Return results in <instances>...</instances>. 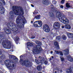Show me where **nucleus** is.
<instances>
[{
    "label": "nucleus",
    "instance_id": "nucleus-1",
    "mask_svg": "<svg viewBox=\"0 0 73 73\" xmlns=\"http://www.w3.org/2000/svg\"><path fill=\"white\" fill-rule=\"evenodd\" d=\"M13 11H11L9 13L10 15V19L11 20L13 19V15H17V17L16 18V23L17 25L14 23L11 24H7V26L9 29L14 32H16L19 30V28L21 29H24V25L27 23V20L24 16H22L23 18L22 19L21 15H24V11L22 7L19 6H13L12 7Z\"/></svg>",
    "mask_w": 73,
    "mask_h": 73
},
{
    "label": "nucleus",
    "instance_id": "nucleus-2",
    "mask_svg": "<svg viewBox=\"0 0 73 73\" xmlns=\"http://www.w3.org/2000/svg\"><path fill=\"white\" fill-rule=\"evenodd\" d=\"M36 43L38 45H36L35 47L33 48V52L34 54H37L41 53V51L42 50V48L40 46L42 45L41 42L38 40L36 41Z\"/></svg>",
    "mask_w": 73,
    "mask_h": 73
},
{
    "label": "nucleus",
    "instance_id": "nucleus-3",
    "mask_svg": "<svg viewBox=\"0 0 73 73\" xmlns=\"http://www.w3.org/2000/svg\"><path fill=\"white\" fill-rule=\"evenodd\" d=\"M56 17L57 18H58L59 21H60L61 22H63L64 24H66L69 23V20L67 18L65 17L62 16V14L61 13V12L59 11H56Z\"/></svg>",
    "mask_w": 73,
    "mask_h": 73
},
{
    "label": "nucleus",
    "instance_id": "nucleus-4",
    "mask_svg": "<svg viewBox=\"0 0 73 73\" xmlns=\"http://www.w3.org/2000/svg\"><path fill=\"white\" fill-rule=\"evenodd\" d=\"M20 62L22 66H25L27 68H29L32 66L31 62L28 59H25L24 60L20 59Z\"/></svg>",
    "mask_w": 73,
    "mask_h": 73
},
{
    "label": "nucleus",
    "instance_id": "nucleus-5",
    "mask_svg": "<svg viewBox=\"0 0 73 73\" xmlns=\"http://www.w3.org/2000/svg\"><path fill=\"white\" fill-rule=\"evenodd\" d=\"M2 37L1 35L0 34V44H1L2 43V45L4 48H6L7 47L10 45V42L6 40H4L5 39L4 38H2Z\"/></svg>",
    "mask_w": 73,
    "mask_h": 73
},
{
    "label": "nucleus",
    "instance_id": "nucleus-6",
    "mask_svg": "<svg viewBox=\"0 0 73 73\" xmlns=\"http://www.w3.org/2000/svg\"><path fill=\"white\" fill-rule=\"evenodd\" d=\"M35 61L38 65L37 67V69L39 71H41L42 69V67H41L42 65V63H44V58H41L40 60H38L37 59H35Z\"/></svg>",
    "mask_w": 73,
    "mask_h": 73
},
{
    "label": "nucleus",
    "instance_id": "nucleus-7",
    "mask_svg": "<svg viewBox=\"0 0 73 73\" xmlns=\"http://www.w3.org/2000/svg\"><path fill=\"white\" fill-rule=\"evenodd\" d=\"M11 62L10 60H7L5 61V64L6 66L8 68H9V69L10 70H11L12 68L14 67V64H12V65L10 64Z\"/></svg>",
    "mask_w": 73,
    "mask_h": 73
},
{
    "label": "nucleus",
    "instance_id": "nucleus-8",
    "mask_svg": "<svg viewBox=\"0 0 73 73\" xmlns=\"http://www.w3.org/2000/svg\"><path fill=\"white\" fill-rule=\"evenodd\" d=\"M42 21H38L35 22L33 23V25L35 27L40 28L42 27Z\"/></svg>",
    "mask_w": 73,
    "mask_h": 73
},
{
    "label": "nucleus",
    "instance_id": "nucleus-9",
    "mask_svg": "<svg viewBox=\"0 0 73 73\" xmlns=\"http://www.w3.org/2000/svg\"><path fill=\"white\" fill-rule=\"evenodd\" d=\"M43 28L44 31L46 33H48L50 31V29L48 25L46 24H45L43 26Z\"/></svg>",
    "mask_w": 73,
    "mask_h": 73
},
{
    "label": "nucleus",
    "instance_id": "nucleus-10",
    "mask_svg": "<svg viewBox=\"0 0 73 73\" xmlns=\"http://www.w3.org/2000/svg\"><path fill=\"white\" fill-rule=\"evenodd\" d=\"M53 27L55 30H58L60 28V24L58 22H55L53 24Z\"/></svg>",
    "mask_w": 73,
    "mask_h": 73
},
{
    "label": "nucleus",
    "instance_id": "nucleus-11",
    "mask_svg": "<svg viewBox=\"0 0 73 73\" xmlns=\"http://www.w3.org/2000/svg\"><path fill=\"white\" fill-rule=\"evenodd\" d=\"M5 12V10H4V7L0 5V14H4Z\"/></svg>",
    "mask_w": 73,
    "mask_h": 73
},
{
    "label": "nucleus",
    "instance_id": "nucleus-12",
    "mask_svg": "<svg viewBox=\"0 0 73 73\" xmlns=\"http://www.w3.org/2000/svg\"><path fill=\"white\" fill-rule=\"evenodd\" d=\"M5 32L7 34H11L12 33V31L9 29H7V28L4 29Z\"/></svg>",
    "mask_w": 73,
    "mask_h": 73
},
{
    "label": "nucleus",
    "instance_id": "nucleus-13",
    "mask_svg": "<svg viewBox=\"0 0 73 73\" xmlns=\"http://www.w3.org/2000/svg\"><path fill=\"white\" fill-rule=\"evenodd\" d=\"M27 46L28 47L27 48H28L29 50H30V48L29 47L31 46H33V44L31 42H27Z\"/></svg>",
    "mask_w": 73,
    "mask_h": 73
},
{
    "label": "nucleus",
    "instance_id": "nucleus-14",
    "mask_svg": "<svg viewBox=\"0 0 73 73\" xmlns=\"http://www.w3.org/2000/svg\"><path fill=\"white\" fill-rule=\"evenodd\" d=\"M42 3L45 5H48L49 4V2L48 0H43Z\"/></svg>",
    "mask_w": 73,
    "mask_h": 73
},
{
    "label": "nucleus",
    "instance_id": "nucleus-15",
    "mask_svg": "<svg viewBox=\"0 0 73 73\" xmlns=\"http://www.w3.org/2000/svg\"><path fill=\"white\" fill-rule=\"evenodd\" d=\"M15 39V42L17 43V44H18L19 42H18L19 41V40H20V38L18 36H16L14 38Z\"/></svg>",
    "mask_w": 73,
    "mask_h": 73
},
{
    "label": "nucleus",
    "instance_id": "nucleus-16",
    "mask_svg": "<svg viewBox=\"0 0 73 73\" xmlns=\"http://www.w3.org/2000/svg\"><path fill=\"white\" fill-rule=\"evenodd\" d=\"M54 44L55 46H56V48H57V49H60V46H59V45H58V42H57L55 41L54 42Z\"/></svg>",
    "mask_w": 73,
    "mask_h": 73
},
{
    "label": "nucleus",
    "instance_id": "nucleus-17",
    "mask_svg": "<svg viewBox=\"0 0 73 73\" xmlns=\"http://www.w3.org/2000/svg\"><path fill=\"white\" fill-rule=\"evenodd\" d=\"M67 57L68 60L70 61H71V62H73V58H72L71 57V56L70 55H67L66 56Z\"/></svg>",
    "mask_w": 73,
    "mask_h": 73
},
{
    "label": "nucleus",
    "instance_id": "nucleus-18",
    "mask_svg": "<svg viewBox=\"0 0 73 73\" xmlns=\"http://www.w3.org/2000/svg\"><path fill=\"white\" fill-rule=\"evenodd\" d=\"M67 36L69 38H73V34L72 33H68Z\"/></svg>",
    "mask_w": 73,
    "mask_h": 73
},
{
    "label": "nucleus",
    "instance_id": "nucleus-19",
    "mask_svg": "<svg viewBox=\"0 0 73 73\" xmlns=\"http://www.w3.org/2000/svg\"><path fill=\"white\" fill-rule=\"evenodd\" d=\"M64 27L67 29H71V26L69 25H65Z\"/></svg>",
    "mask_w": 73,
    "mask_h": 73
},
{
    "label": "nucleus",
    "instance_id": "nucleus-20",
    "mask_svg": "<svg viewBox=\"0 0 73 73\" xmlns=\"http://www.w3.org/2000/svg\"><path fill=\"white\" fill-rule=\"evenodd\" d=\"M0 3L2 5H5V2L4 0H0Z\"/></svg>",
    "mask_w": 73,
    "mask_h": 73
},
{
    "label": "nucleus",
    "instance_id": "nucleus-21",
    "mask_svg": "<svg viewBox=\"0 0 73 73\" xmlns=\"http://www.w3.org/2000/svg\"><path fill=\"white\" fill-rule=\"evenodd\" d=\"M41 17V15H37L36 16H35V18H34V19H36L37 20H39L40 19V17Z\"/></svg>",
    "mask_w": 73,
    "mask_h": 73
},
{
    "label": "nucleus",
    "instance_id": "nucleus-22",
    "mask_svg": "<svg viewBox=\"0 0 73 73\" xmlns=\"http://www.w3.org/2000/svg\"><path fill=\"white\" fill-rule=\"evenodd\" d=\"M65 52L64 54L66 55H68L69 54V50L68 49H66L64 50Z\"/></svg>",
    "mask_w": 73,
    "mask_h": 73
},
{
    "label": "nucleus",
    "instance_id": "nucleus-23",
    "mask_svg": "<svg viewBox=\"0 0 73 73\" xmlns=\"http://www.w3.org/2000/svg\"><path fill=\"white\" fill-rule=\"evenodd\" d=\"M49 16L51 17H54V14L53 13V12L50 13L49 12Z\"/></svg>",
    "mask_w": 73,
    "mask_h": 73
},
{
    "label": "nucleus",
    "instance_id": "nucleus-24",
    "mask_svg": "<svg viewBox=\"0 0 73 73\" xmlns=\"http://www.w3.org/2000/svg\"><path fill=\"white\" fill-rule=\"evenodd\" d=\"M62 38L63 40H66L67 39V37L65 35H63L62 36Z\"/></svg>",
    "mask_w": 73,
    "mask_h": 73
},
{
    "label": "nucleus",
    "instance_id": "nucleus-25",
    "mask_svg": "<svg viewBox=\"0 0 73 73\" xmlns=\"http://www.w3.org/2000/svg\"><path fill=\"white\" fill-rule=\"evenodd\" d=\"M13 59V60L14 61H15V62H17V61H18V60H19V59H18V58H17V57L15 56V57H14Z\"/></svg>",
    "mask_w": 73,
    "mask_h": 73
},
{
    "label": "nucleus",
    "instance_id": "nucleus-26",
    "mask_svg": "<svg viewBox=\"0 0 73 73\" xmlns=\"http://www.w3.org/2000/svg\"><path fill=\"white\" fill-rule=\"evenodd\" d=\"M1 58L2 60H3L4 59V58H5V55L3 54H2V56H1Z\"/></svg>",
    "mask_w": 73,
    "mask_h": 73
},
{
    "label": "nucleus",
    "instance_id": "nucleus-27",
    "mask_svg": "<svg viewBox=\"0 0 73 73\" xmlns=\"http://www.w3.org/2000/svg\"><path fill=\"white\" fill-rule=\"evenodd\" d=\"M41 58H44V63H43L42 64H44L45 65H47L48 64V62L47 61H45V58H44V57H41Z\"/></svg>",
    "mask_w": 73,
    "mask_h": 73
},
{
    "label": "nucleus",
    "instance_id": "nucleus-28",
    "mask_svg": "<svg viewBox=\"0 0 73 73\" xmlns=\"http://www.w3.org/2000/svg\"><path fill=\"white\" fill-rule=\"evenodd\" d=\"M14 57H15V56L13 55H9V58H13Z\"/></svg>",
    "mask_w": 73,
    "mask_h": 73
},
{
    "label": "nucleus",
    "instance_id": "nucleus-29",
    "mask_svg": "<svg viewBox=\"0 0 73 73\" xmlns=\"http://www.w3.org/2000/svg\"><path fill=\"white\" fill-rule=\"evenodd\" d=\"M66 7H67V8H70V6L69 5V3H66Z\"/></svg>",
    "mask_w": 73,
    "mask_h": 73
},
{
    "label": "nucleus",
    "instance_id": "nucleus-30",
    "mask_svg": "<svg viewBox=\"0 0 73 73\" xmlns=\"http://www.w3.org/2000/svg\"><path fill=\"white\" fill-rule=\"evenodd\" d=\"M59 53L60 56H63V53H62V51H59Z\"/></svg>",
    "mask_w": 73,
    "mask_h": 73
},
{
    "label": "nucleus",
    "instance_id": "nucleus-31",
    "mask_svg": "<svg viewBox=\"0 0 73 73\" xmlns=\"http://www.w3.org/2000/svg\"><path fill=\"white\" fill-rule=\"evenodd\" d=\"M56 38L57 40H59L60 39V36H56Z\"/></svg>",
    "mask_w": 73,
    "mask_h": 73
},
{
    "label": "nucleus",
    "instance_id": "nucleus-32",
    "mask_svg": "<svg viewBox=\"0 0 73 73\" xmlns=\"http://www.w3.org/2000/svg\"><path fill=\"white\" fill-rule=\"evenodd\" d=\"M52 3H53V4H56L57 3V1H52Z\"/></svg>",
    "mask_w": 73,
    "mask_h": 73
},
{
    "label": "nucleus",
    "instance_id": "nucleus-33",
    "mask_svg": "<svg viewBox=\"0 0 73 73\" xmlns=\"http://www.w3.org/2000/svg\"><path fill=\"white\" fill-rule=\"evenodd\" d=\"M51 9H52V11L53 12H54V7H51Z\"/></svg>",
    "mask_w": 73,
    "mask_h": 73
},
{
    "label": "nucleus",
    "instance_id": "nucleus-34",
    "mask_svg": "<svg viewBox=\"0 0 73 73\" xmlns=\"http://www.w3.org/2000/svg\"><path fill=\"white\" fill-rule=\"evenodd\" d=\"M64 2H65V0H62L60 2V3L61 4H63L64 3Z\"/></svg>",
    "mask_w": 73,
    "mask_h": 73
},
{
    "label": "nucleus",
    "instance_id": "nucleus-35",
    "mask_svg": "<svg viewBox=\"0 0 73 73\" xmlns=\"http://www.w3.org/2000/svg\"><path fill=\"white\" fill-rule=\"evenodd\" d=\"M66 72L67 73H72V71L70 70H69L68 71H66Z\"/></svg>",
    "mask_w": 73,
    "mask_h": 73
},
{
    "label": "nucleus",
    "instance_id": "nucleus-36",
    "mask_svg": "<svg viewBox=\"0 0 73 73\" xmlns=\"http://www.w3.org/2000/svg\"><path fill=\"white\" fill-rule=\"evenodd\" d=\"M60 58H61V61H62V62H63V61H64V58H61V57H60Z\"/></svg>",
    "mask_w": 73,
    "mask_h": 73
},
{
    "label": "nucleus",
    "instance_id": "nucleus-37",
    "mask_svg": "<svg viewBox=\"0 0 73 73\" xmlns=\"http://www.w3.org/2000/svg\"><path fill=\"white\" fill-rule=\"evenodd\" d=\"M55 52H56V54H59V52H58V51L55 50Z\"/></svg>",
    "mask_w": 73,
    "mask_h": 73
},
{
    "label": "nucleus",
    "instance_id": "nucleus-38",
    "mask_svg": "<svg viewBox=\"0 0 73 73\" xmlns=\"http://www.w3.org/2000/svg\"><path fill=\"white\" fill-rule=\"evenodd\" d=\"M35 38V36H34L33 35L31 37V38L32 39H33L34 38Z\"/></svg>",
    "mask_w": 73,
    "mask_h": 73
},
{
    "label": "nucleus",
    "instance_id": "nucleus-39",
    "mask_svg": "<svg viewBox=\"0 0 73 73\" xmlns=\"http://www.w3.org/2000/svg\"><path fill=\"white\" fill-rule=\"evenodd\" d=\"M60 7L61 8H64V6L61 5H60Z\"/></svg>",
    "mask_w": 73,
    "mask_h": 73
},
{
    "label": "nucleus",
    "instance_id": "nucleus-40",
    "mask_svg": "<svg viewBox=\"0 0 73 73\" xmlns=\"http://www.w3.org/2000/svg\"><path fill=\"white\" fill-rule=\"evenodd\" d=\"M3 53V52L1 51H0V55H1V54Z\"/></svg>",
    "mask_w": 73,
    "mask_h": 73
},
{
    "label": "nucleus",
    "instance_id": "nucleus-41",
    "mask_svg": "<svg viewBox=\"0 0 73 73\" xmlns=\"http://www.w3.org/2000/svg\"><path fill=\"white\" fill-rule=\"evenodd\" d=\"M31 5L32 7H34V5H33L31 4Z\"/></svg>",
    "mask_w": 73,
    "mask_h": 73
},
{
    "label": "nucleus",
    "instance_id": "nucleus-42",
    "mask_svg": "<svg viewBox=\"0 0 73 73\" xmlns=\"http://www.w3.org/2000/svg\"><path fill=\"white\" fill-rule=\"evenodd\" d=\"M51 58L52 59V60H53V58H54V57L52 56L51 57Z\"/></svg>",
    "mask_w": 73,
    "mask_h": 73
},
{
    "label": "nucleus",
    "instance_id": "nucleus-43",
    "mask_svg": "<svg viewBox=\"0 0 73 73\" xmlns=\"http://www.w3.org/2000/svg\"><path fill=\"white\" fill-rule=\"evenodd\" d=\"M52 60V59H51V58H50V59H49L50 61H51V60Z\"/></svg>",
    "mask_w": 73,
    "mask_h": 73
},
{
    "label": "nucleus",
    "instance_id": "nucleus-44",
    "mask_svg": "<svg viewBox=\"0 0 73 73\" xmlns=\"http://www.w3.org/2000/svg\"><path fill=\"white\" fill-rule=\"evenodd\" d=\"M62 28L63 29H64V26H62Z\"/></svg>",
    "mask_w": 73,
    "mask_h": 73
},
{
    "label": "nucleus",
    "instance_id": "nucleus-45",
    "mask_svg": "<svg viewBox=\"0 0 73 73\" xmlns=\"http://www.w3.org/2000/svg\"><path fill=\"white\" fill-rule=\"evenodd\" d=\"M51 54H52L53 53V51H51L50 52Z\"/></svg>",
    "mask_w": 73,
    "mask_h": 73
},
{
    "label": "nucleus",
    "instance_id": "nucleus-46",
    "mask_svg": "<svg viewBox=\"0 0 73 73\" xmlns=\"http://www.w3.org/2000/svg\"><path fill=\"white\" fill-rule=\"evenodd\" d=\"M21 57H22V55H21L20 56V58H21Z\"/></svg>",
    "mask_w": 73,
    "mask_h": 73
},
{
    "label": "nucleus",
    "instance_id": "nucleus-47",
    "mask_svg": "<svg viewBox=\"0 0 73 73\" xmlns=\"http://www.w3.org/2000/svg\"><path fill=\"white\" fill-rule=\"evenodd\" d=\"M42 39L43 40H44V39H45V38H44V37L42 38Z\"/></svg>",
    "mask_w": 73,
    "mask_h": 73
},
{
    "label": "nucleus",
    "instance_id": "nucleus-48",
    "mask_svg": "<svg viewBox=\"0 0 73 73\" xmlns=\"http://www.w3.org/2000/svg\"><path fill=\"white\" fill-rule=\"evenodd\" d=\"M31 23H33V21H31Z\"/></svg>",
    "mask_w": 73,
    "mask_h": 73
},
{
    "label": "nucleus",
    "instance_id": "nucleus-49",
    "mask_svg": "<svg viewBox=\"0 0 73 73\" xmlns=\"http://www.w3.org/2000/svg\"><path fill=\"white\" fill-rule=\"evenodd\" d=\"M40 57H41V56H39V58H40Z\"/></svg>",
    "mask_w": 73,
    "mask_h": 73
},
{
    "label": "nucleus",
    "instance_id": "nucleus-50",
    "mask_svg": "<svg viewBox=\"0 0 73 73\" xmlns=\"http://www.w3.org/2000/svg\"><path fill=\"white\" fill-rule=\"evenodd\" d=\"M51 6H53V7H54V6L53 5H51Z\"/></svg>",
    "mask_w": 73,
    "mask_h": 73
},
{
    "label": "nucleus",
    "instance_id": "nucleus-51",
    "mask_svg": "<svg viewBox=\"0 0 73 73\" xmlns=\"http://www.w3.org/2000/svg\"><path fill=\"white\" fill-rule=\"evenodd\" d=\"M55 73H57V72H56V71H55Z\"/></svg>",
    "mask_w": 73,
    "mask_h": 73
}]
</instances>
